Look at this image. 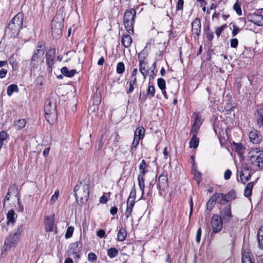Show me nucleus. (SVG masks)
<instances>
[{
  "label": "nucleus",
  "mask_w": 263,
  "mask_h": 263,
  "mask_svg": "<svg viewBox=\"0 0 263 263\" xmlns=\"http://www.w3.org/2000/svg\"><path fill=\"white\" fill-rule=\"evenodd\" d=\"M223 221L220 218L218 214H214L212 217L211 224L212 228V234L220 232L222 229Z\"/></svg>",
  "instance_id": "nucleus-8"
},
{
  "label": "nucleus",
  "mask_w": 263,
  "mask_h": 263,
  "mask_svg": "<svg viewBox=\"0 0 263 263\" xmlns=\"http://www.w3.org/2000/svg\"><path fill=\"white\" fill-rule=\"evenodd\" d=\"M7 73V70L3 68L0 70V78H4Z\"/></svg>",
  "instance_id": "nucleus-60"
},
{
  "label": "nucleus",
  "mask_w": 263,
  "mask_h": 263,
  "mask_svg": "<svg viewBox=\"0 0 263 263\" xmlns=\"http://www.w3.org/2000/svg\"><path fill=\"white\" fill-rule=\"evenodd\" d=\"M254 24L260 26L263 25V15L255 14L251 16V19L249 20Z\"/></svg>",
  "instance_id": "nucleus-18"
},
{
  "label": "nucleus",
  "mask_w": 263,
  "mask_h": 263,
  "mask_svg": "<svg viewBox=\"0 0 263 263\" xmlns=\"http://www.w3.org/2000/svg\"><path fill=\"white\" fill-rule=\"evenodd\" d=\"M23 226L22 224L18 226L16 232L12 235H10L6 238L3 246V248L5 251L10 250L11 248L14 247L18 242L21 234L23 232Z\"/></svg>",
  "instance_id": "nucleus-6"
},
{
  "label": "nucleus",
  "mask_w": 263,
  "mask_h": 263,
  "mask_svg": "<svg viewBox=\"0 0 263 263\" xmlns=\"http://www.w3.org/2000/svg\"><path fill=\"white\" fill-rule=\"evenodd\" d=\"M201 229L199 228L196 233V240L197 243H199L201 240Z\"/></svg>",
  "instance_id": "nucleus-56"
},
{
  "label": "nucleus",
  "mask_w": 263,
  "mask_h": 263,
  "mask_svg": "<svg viewBox=\"0 0 263 263\" xmlns=\"http://www.w3.org/2000/svg\"><path fill=\"white\" fill-rule=\"evenodd\" d=\"M118 211V208L116 206L112 207L110 210V213L112 215H115L117 214Z\"/></svg>",
  "instance_id": "nucleus-64"
},
{
  "label": "nucleus",
  "mask_w": 263,
  "mask_h": 263,
  "mask_svg": "<svg viewBox=\"0 0 263 263\" xmlns=\"http://www.w3.org/2000/svg\"><path fill=\"white\" fill-rule=\"evenodd\" d=\"M65 18V13L64 11V8L61 7L59 10L57 11L56 15L52 21H55L57 22H64Z\"/></svg>",
  "instance_id": "nucleus-19"
},
{
  "label": "nucleus",
  "mask_w": 263,
  "mask_h": 263,
  "mask_svg": "<svg viewBox=\"0 0 263 263\" xmlns=\"http://www.w3.org/2000/svg\"><path fill=\"white\" fill-rule=\"evenodd\" d=\"M144 176L142 175H138V185L140 188V191L142 193L141 198L144 194V189H145V180H144Z\"/></svg>",
  "instance_id": "nucleus-21"
},
{
  "label": "nucleus",
  "mask_w": 263,
  "mask_h": 263,
  "mask_svg": "<svg viewBox=\"0 0 263 263\" xmlns=\"http://www.w3.org/2000/svg\"><path fill=\"white\" fill-rule=\"evenodd\" d=\"M227 25L224 24L220 27H217L215 28V33L217 37H219V36L221 35V32L223 31V30L226 28Z\"/></svg>",
  "instance_id": "nucleus-45"
},
{
  "label": "nucleus",
  "mask_w": 263,
  "mask_h": 263,
  "mask_svg": "<svg viewBox=\"0 0 263 263\" xmlns=\"http://www.w3.org/2000/svg\"><path fill=\"white\" fill-rule=\"evenodd\" d=\"M147 95L150 96L151 97H153L155 96V87L154 86H149L147 91Z\"/></svg>",
  "instance_id": "nucleus-49"
},
{
  "label": "nucleus",
  "mask_w": 263,
  "mask_h": 263,
  "mask_svg": "<svg viewBox=\"0 0 263 263\" xmlns=\"http://www.w3.org/2000/svg\"><path fill=\"white\" fill-rule=\"evenodd\" d=\"M217 202L216 198L214 194L210 198L209 201L207 203V208L210 210L212 209L214 204Z\"/></svg>",
  "instance_id": "nucleus-41"
},
{
  "label": "nucleus",
  "mask_w": 263,
  "mask_h": 263,
  "mask_svg": "<svg viewBox=\"0 0 263 263\" xmlns=\"http://www.w3.org/2000/svg\"><path fill=\"white\" fill-rule=\"evenodd\" d=\"M253 186V182H249L247 185L245 190V196L247 197H249L251 196L252 192V189Z\"/></svg>",
  "instance_id": "nucleus-29"
},
{
  "label": "nucleus",
  "mask_w": 263,
  "mask_h": 263,
  "mask_svg": "<svg viewBox=\"0 0 263 263\" xmlns=\"http://www.w3.org/2000/svg\"><path fill=\"white\" fill-rule=\"evenodd\" d=\"M45 228L47 231L52 232L54 230V216L45 217Z\"/></svg>",
  "instance_id": "nucleus-16"
},
{
  "label": "nucleus",
  "mask_w": 263,
  "mask_h": 263,
  "mask_svg": "<svg viewBox=\"0 0 263 263\" xmlns=\"http://www.w3.org/2000/svg\"><path fill=\"white\" fill-rule=\"evenodd\" d=\"M136 196V190L135 188V186H134L130 191V195H129V196L128 199H129V200H130V199H132L135 200Z\"/></svg>",
  "instance_id": "nucleus-53"
},
{
  "label": "nucleus",
  "mask_w": 263,
  "mask_h": 263,
  "mask_svg": "<svg viewBox=\"0 0 263 263\" xmlns=\"http://www.w3.org/2000/svg\"><path fill=\"white\" fill-rule=\"evenodd\" d=\"M119 253L118 250L115 248H111L108 250L107 254L110 258L115 257Z\"/></svg>",
  "instance_id": "nucleus-37"
},
{
  "label": "nucleus",
  "mask_w": 263,
  "mask_h": 263,
  "mask_svg": "<svg viewBox=\"0 0 263 263\" xmlns=\"http://www.w3.org/2000/svg\"><path fill=\"white\" fill-rule=\"evenodd\" d=\"M23 25V15L18 13L10 21L5 28V35L9 37H15L18 34Z\"/></svg>",
  "instance_id": "nucleus-1"
},
{
  "label": "nucleus",
  "mask_w": 263,
  "mask_h": 263,
  "mask_svg": "<svg viewBox=\"0 0 263 263\" xmlns=\"http://www.w3.org/2000/svg\"><path fill=\"white\" fill-rule=\"evenodd\" d=\"M238 45V41L236 38L232 39L230 40V45L232 48H236Z\"/></svg>",
  "instance_id": "nucleus-51"
},
{
  "label": "nucleus",
  "mask_w": 263,
  "mask_h": 263,
  "mask_svg": "<svg viewBox=\"0 0 263 263\" xmlns=\"http://www.w3.org/2000/svg\"><path fill=\"white\" fill-rule=\"evenodd\" d=\"M184 1L183 0H178L177 3L176 10L177 11L182 10L183 7Z\"/></svg>",
  "instance_id": "nucleus-52"
},
{
  "label": "nucleus",
  "mask_w": 263,
  "mask_h": 263,
  "mask_svg": "<svg viewBox=\"0 0 263 263\" xmlns=\"http://www.w3.org/2000/svg\"><path fill=\"white\" fill-rule=\"evenodd\" d=\"M99 201L101 203L104 204L107 202L108 198L106 196L103 195L100 198Z\"/></svg>",
  "instance_id": "nucleus-62"
},
{
  "label": "nucleus",
  "mask_w": 263,
  "mask_h": 263,
  "mask_svg": "<svg viewBox=\"0 0 263 263\" xmlns=\"http://www.w3.org/2000/svg\"><path fill=\"white\" fill-rule=\"evenodd\" d=\"M61 72L66 77H72L76 73V70L74 69L69 70L66 67H63L61 69Z\"/></svg>",
  "instance_id": "nucleus-26"
},
{
  "label": "nucleus",
  "mask_w": 263,
  "mask_h": 263,
  "mask_svg": "<svg viewBox=\"0 0 263 263\" xmlns=\"http://www.w3.org/2000/svg\"><path fill=\"white\" fill-rule=\"evenodd\" d=\"M233 147L239 155L241 156L242 155L245 147L241 144H235Z\"/></svg>",
  "instance_id": "nucleus-38"
},
{
  "label": "nucleus",
  "mask_w": 263,
  "mask_h": 263,
  "mask_svg": "<svg viewBox=\"0 0 263 263\" xmlns=\"http://www.w3.org/2000/svg\"><path fill=\"white\" fill-rule=\"evenodd\" d=\"M192 32L199 37L201 32V22L199 18H196L192 23Z\"/></svg>",
  "instance_id": "nucleus-13"
},
{
  "label": "nucleus",
  "mask_w": 263,
  "mask_h": 263,
  "mask_svg": "<svg viewBox=\"0 0 263 263\" xmlns=\"http://www.w3.org/2000/svg\"><path fill=\"white\" fill-rule=\"evenodd\" d=\"M232 172L230 170H227L224 174V178L226 180H228L230 178Z\"/></svg>",
  "instance_id": "nucleus-58"
},
{
  "label": "nucleus",
  "mask_w": 263,
  "mask_h": 263,
  "mask_svg": "<svg viewBox=\"0 0 263 263\" xmlns=\"http://www.w3.org/2000/svg\"><path fill=\"white\" fill-rule=\"evenodd\" d=\"M146 162L144 160H142L139 165L140 174L139 175H145V173L147 172L146 170Z\"/></svg>",
  "instance_id": "nucleus-36"
},
{
  "label": "nucleus",
  "mask_w": 263,
  "mask_h": 263,
  "mask_svg": "<svg viewBox=\"0 0 263 263\" xmlns=\"http://www.w3.org/2000/svg\"><path fill=\"white\" fill-rule=\"evenodd\" d=\"M157 84L159 88L163 90L165 88V81L162 78H159L157 80Z\"/></svg>",
  "instance_id": "nucleus-43"
},
{
  "label": "nucleus",
  "mask_w": 263,
  "mask_h": 263,
  "mask_svg": "<svg viewBox=\"0 0 263 263\" xmlns=\"http://www.w3.org/2000/svg\"><path fill=\"white\" fill-rule=\"evenodd\" d=\"M44 110L46 120L51 124L54 123L57 119L56 99L54 97H51L46 101Z\"/></svg>",
  "instance_id": "nucleus-4"
},
{
  "label": "nucleus",
  "mask_w": 263,
  "mask_h": 263,
  "mask_svg": "<svg viewBox=\"0 0 263 263\" xmlns=\"http://www.w3.org/2000/svg\"><path fill=\"white\" fill-rule=\"evenodd\" d=\"M257 118V124L258 126H261L263 124V108L260 107L257 110L255 115Z\"/></svg>",
  "instance_id": "nucleus-23"
},
{
  "label": "nucleus",
  "mask_w": 263,
  "mask_h": 263,
  "mask_svg": "<svg viewBox=\"0 0 263 263\" xmlns=\"http://www.w3.org/2000/svg\"><path fill=\"white\" fill-rule=\"evenodd\" d=\"M88 259L90 261H93L97 259V256L93 253H89L88 255Z\"/></svg>",
  "instance_id": "nucleus-55"
},
{
  "label": "nucleus",
  "mask_w": 263,
  "mask_h": 263,
  "mask_svg": "<svg viewBox=\"0 0 263 263\" xmlns=\"http://www.w3.org/2000/svg\"><path fill=\"white\" fill-rule=\"evenodd\" d=\"M7 134L6 132L2 131L0 133V141L3 142L7 138Z\"/></svg>",
  "instance_id": "nucleus-57"
},
{
  "label": "nucleus",
  "mask_w": 263,
  "mask_h": 263,
  "mask_svg": "<svg viewBox=\"0 0 263 263\" xmlns=\"http://www.w3.org/2000/svg\"><path fill=\"white\" fill-rule=\"evenodd\" d=\"M163 153V155L164 156V158L165 159H167L169 157V154H170V152H169V151L168 150L167 147H165L164 148Z\"/></svg>",
  "instance_id": "nucleus-61"
},
{
  "label": "nucleus",
  "mask_w": 263,
  "mask_h": 263,
  "mask_svg": "<svg viewBox=\"0 0 263 263\" xmlns=\"http://www.w3.org/2000/svg\"><path fill=\"white\" fill-rule=\"evenodd\" d=\"M250 141L253 144H259L262 140L261 135L257 131H252L249 134Z\"/></svg>",
  "instance_id": "nucleus-15"
},
{
  "label": "nucleus",
  "mask_w": 263,
  "mask_h": 263,
  "mask_svg": "<svg viewBox=\"0 0 263 263\" xmlns=\"http://www.w3.org/2000/svg\"><path fill=\"white\" fill-rule=\"evenodd\" d=\"M45 57L46 59V63L47 65H49L51 63H53L54 56L53 55H51L49 53H46Z\"/></svg>",
  "instance_id": "nucleus-46"
},
{
  "label": "nucleus",
  "mask_w": 263,
  "mask_h": 263,
  "mask_svg": "<svg viewBox=\"0 0 263 263\" xmlns=\"http://www.w3.org/2000/svg\"><path fill=\"white\" fill-rule=\"evenodd\" d=\"M167 175V172L163 171L158 177L157 187L160 193L161 191H164L168 187V182Z\"/></svg>",
  "instance_id": "nucleus-9"
},
{
  "label": "nucleus",
  "mask_w": 263,
  "mask_h": 263,
  "mask_svg": "<svg viewBox=\"0 0 263 263\" xmlns=\"http://www.w3.org/2000/svg\"><path fill=\"white\" fill-rule=\"evenodd\" d=\"M257 239L259 248L263 249V226L258 231Z\"/></svg>",
  "instance_id": "nucleus-27"
},
{
  "label": "nucleus",
  "mask_w": 263,
  "mask_h": 263,
  "mask_svg": "<svg viewBox=\"0 0 263 263\" xmlns=\"http://www.w3.org/2000/svg\"><path fill=\"white\" fill-rule=\"evenodd\" d=\"M59 195V190H56L54 194L51 196V198L50 200V204H53L54 203L55 201L57 200Z\"/></svg>",
  "instance_id": "nucleus-47"
},
{
  "label": "nucleus",
  "mask_w": 263,
  "mask_h": 263,
  "mask_svg": "<svg viewBox=\"0 0 263 263\" xmlns=\"http://www.w3.org/2000/svg\"><path fill=\"white\" fill-rule=\"evenodd\" d=\"M239 31V28L238 27H237L236 25H233V28L232 30V35L233 36H235L237 34Z\"/></svg>",
  "instance_id": "nucleus-59"
},
{
  "label": "nucleus",
  "mask_w": 263,
  "mask_h": 263,
  "mask_svg": "<svg viewBox=\"0 0 263 263\" xmlns=\"http://www.w3.org/2000/svg\"><path fill=\"white\" fill-rule=\"evenodd\" d=\"M240 177L242 181L243 180L248 181L251 178L249 170L247 168L243 169L240 173Z\"/></svg>",
  "instance_id": "nucleus-28"
},
{
  "label": "nucleus",
  "mask_w": 263,
  "mask_h": 263,
  "mask_svg": "<svg viewBox=\"0 0 263 263\" xmlns=\"http://www.w3.org/2000/svg\"><path fill=\"white\" fill-rule=\"evenodd\" d=\"M190 147L196 148L199 145V139L196 138V135H193L190 141Z\"/></svg>",
  "instance_id": "nucleus-32"
},
{
  "label": "nucleus",
  "mask_w": 263,
  "mask_h": 263,
  "mask_svg": "<svg viewBox=\"0 0 263 263\" xmlns=\"http://www.w3.org/2000/svg\"><path fill=\"white\" fill-rule=\"evenodd\" d=\"M16 216L14 211L13 210H10L8 211L7 214V224L12 223L13 224L15 221Z\"/></svg>",
  "instance_id": "nucleus-25"
},
{
  "label": "nucleus",
  "mask_w": 263,
  "mask_h": 263,
  "mask_svg": "<svg viewBox=\"0 0 263 263\" xmlns=\"http://www.w3.org/2000/svg\"><path fill=\"white\" fill-rule=\"evenodd\" d=\"M127 236V232L125 228L121 227L117 233V239L118 241H124Z\"/></svg>",
  "instance_id": "nucleus-24"
},
{
  "label": "nucleus",
  "mask_w": 263,
  "mask_h": 263,
  "mask_svg": "<svg viewBox=\"0 0 263 263\" xmlns=\"http://www.w3.org/2000/svg\"><path fill=\"white\" fill-rule=\"evenodd\" d=\"M73 231H74L73 227L70 226V227H68L66 232V233L65 234V238L67 239V238H69L71 237L72 236V234L73 233Z\"/></svg>",
  "instance_id": "nucleus-44"
},
{
  "label": "nucleus",
  "mask_w": 263,
  "mask_h": 263,
  "mask_svg": "<svg viewBox=\"0 0 263 263\" xmlns=\"http://www.w3.org/2000/svg\"><path fill=\"white\" fill-rule=\"evenodd\" d=\"M199 127H200L199 126L193 124L192 126L191 130V133L193 135H196V134L198 132Z\"/></svg>",
  "instance_id": "nucleus-54"
},
{
  "label": "nucleus",
  "mask_w": 263,
  "mask_h": 263,
  "mask_svg": "<svg viewBox=\"0 0 263 263\" xmlns=\"http://www.w3.org/2000/svg\"><path fill=\"white\" fill-rule=\"evenodd\" d=\"M26 122L25 119H20L14 124V127L16 129H21L25 127Z\"/></svg>",
  "instance_id": "nucleus-34"
},
{
  "label": "nucleus",
  "mask_w": 263,
  "mask_h": 263,
  "mask_svg": "<svg viewBox=\"0 0 263 263\" xmlns=\"http://www.w3.org/2000/svg\"><path fill=\"white\" fill-rule=\"evenodd\" d=\"M194 122L193 124L200 126L202 123L200 116L197 114H194Z\"/></svg>",
  "instance_id": "nucleus-48"
},
{
  "label": "nucleus",
  "mask_w": 263,
  "mask_h": 263,
  "mask_svg": "<svg viewBox=\"0 0 263 263\" xmlns=\"http://www.w3.org/2000/svg\"><path fill=\"white\" fill-rule=\"evenodd\" d=\"M132 41V37L128 34L124 35L121 39V43L125 48L129 47Z\"/></svg>",
  "instance_id": "nucleus-20"
},
{
  "label": "nucleus",
  "mask_w": 263,
  "mask_h": 263,
  "mask_svg": "<svg viewBox=\"0 0 263 263\" xmlns=\"http://www.w3.org/2000/svg\"><path fill=\"white\" fill-rule=\"evenodd\" d=\"M233 9L236 11L238 16L241 15L242 11L241 9V4L238 1H237L234 5Z\"/></svg>",
  "instance_id": "nucleus-39"
},
{
  "label": "nucleus",
  "mask_w": 263,
  "mask_h": 263,
  "mask_svg": "<svg viewBox=\"0 0 263 263\" xmlns=\"http://www.w3.org/2000/svg\"><path fill=\"white\" fill-rule=\"evenodd\" d=\"M136 11L134 9H130L125 11L124 15V24L126 30L129 32H133V25L135 23Z\"/></svg>",
  "instance_id": "nucleus-7"
},
{
  "label": "nucleus",
  "mask_w": 263,
  "mask_h": 263,
  "mask_svg": "<svg viewBox=\"0 0 263 263\" xmlns=\"http://www.w3.org/2000/svg\"><path fill=\"white\" fill-rule=\"evenodd\" d=\"M147 63L146 62L139 63V67L140 72L143 75L144 79H145L148 74V70L147 69Z\"/></svg>",
  "instance_id": "nucleus-22"
},
{
  "label": "nucleus",
  "mask_w": 263,
  "mask_h": 263,
  "mask_svg": "<svg viewBox=\"0 0 263 263\" xmlns=\"http://www.w3.org/2000/svg\"><path fill=\"white\" fill-rule=\"evenodd\" d=\"M80 244L79 241L70 243L68 249V255L72 256L74 258L79 259L81 254V248L79 247Z\"/></svg>",
  "instance_id": "nucleus-10"
},
{
  "label": "nucleus",
  "mask_w": 263,
  "mask_h": 263,
  "mask_svg": "<svg viewBox=\"0 0 263 263\" xmlns=\"http://www.w3.org/2000/svg\"><path fill=\"white\" fill-rule=\"evenodd\" d=\"M241 263H254L253 255L249 249L243 250Z\"/></svg>",
  "instance_id": "nucleus-14"
},
{
  "label": "nucleus",
  "mask_w": 263,
  "mask_h": 263,
  "mask_svg": "<svg viewBox=\"0 0 263 263\" xmlns=\"http://www.w3.org/2000/svg\"><path fill=\"white\" fill-rule=\"evenodd\" d=\"M76 199L79 204L86 203L89 196V185L85 180L80 181L74 187Z\"/></svg>",
  "instance_id": "nucleus-3"
},
{
  "label": "nucleus",
  "mask_w": 263,
  "mask_h": 263,
  "mask_svg": "<svg viewBox=\"0 0 263 263\" xmlns=\"http://www.w3.org/2000/svg\"><path fill=\"white\" fill-rule=\"evenodd\" d=\"M248 156L253 166L256 170L263 168V150L257 148H251Z\"/></svg>",
  "instance_id": "nucleus-5"
},
{
  "label": "nucleus",
  "mask_w": 263,
  "mask_h": 263,
  "mask_svg": "<svg viewBox=\"0 0 263 263\" xmlns=\"http://www.w3.org/2000/svg\"><path fill=\"white\" fill-rule=\"evenodd\" d=\"M220 218L226 223L231 220L232 218L231 208L229 206L224 207L220 212L219 215Z\"/></svg>",
  "instance_id": "nucleus-12"
},
{
  "label": "nucleus",
  "mask_w": 263,
  "mask_h": 263,
  "mask_svg": "<svg viewBox=\"0 0 263 263\" xmlns=\"http://www.w3.org/2000/svg\"><path fill=\"white\" fill-rule=\"evenodd\" d=\"M64 26L63 23L52 21L51 23V32L52 35L58 37L62 33V28Z\"/></svg>",
  "instance_id": "nucleus-11"
},
{
  "label": "nucleus",
  "mask_w": 263,
  "mask_h": 263,
  "mask_svg": "<svg viewBox=\"0 0 263 263\" xmlns=\"http://www.w3.org/2000/svg\"><path fill=\"white\" fill-rule=\"evenodd\" d=\"M135 202L134 199L129 200V199H127V207L125 211V216L127 218H128L129 216L131 215V213L132 212V209L135 205Z\"/></svg>",
  "instance_id": "nucleus-17"
},
{
  "label": "nucleus",
  "mask_w": 263,
  "mask_h": 263,
  "mask_svg": "<svg viewBox=\"0 0 263 263\" xmlns=\"http://www.w3.org/2000/svg\"><path fill=\"white\" fill-rule=\"evenodd\" d=\"M192 172L194 174V177L195 178H196L197 179V183H199V179H200L201 178V174L200 172H199L196 169H194L192 170Z\"/></svg>",
  "instance_id": "nucleus-50"
},
{
  "label": "nucleus",
  "mask_w": 263,
  "mask_h": 263,
  "mask_svg": "<svg viewBox=\"0 0 263 263\" xmlns=\"http://www.w3.org/2000/svg\"><path fill=\"white\" fill-rule=\"evenodd\" d=\"M105 234V232L103 230H100L97 232V235L98 237L100 238H103L104 237Z\"/></svg>",
  "instance_id": "nucleus-63"
},
{
  "label": "nucleus",
  "mask_w": 263,
  "mask_h": 263,
  "mask_svg": "<svg viewBox=\"0 0 263 263\" xmlns=\"http://www.w3.org/2000/svg\"><path fill=\"white\" fill-rule=\"evenodd\" d=\"M206 37L209 41H211L213 37L214 34L213 32L211 30L210 27L208 26L206 28L204 29Z\"/></svg>",
  "instance_id": "nucleus-35"
},
{
  "label": "nucleus",
  "mask_w": 263,
  "mask_h": 263,
  "mask_svg": "<svg viewBox=\"0 0 263 263\" xmlns=\"http://www.w3.org/2000/svg\"><path fill=\"white\" fill-rule=\"evenodd\" d=\"M117 72L118 74H122L125 71V65L123 62H120L117 65Z\"/></svg>",
  "instance_id": "nucleus-42"
},
{
  "label": "nucleus",
  "mask_w": 263,
  "mask_h": 263,
  "mask_svg": "<svg viewBox=\"0 0 263 263\" xmlns=\"http://www.w3.org/2000/svg\"><path fill=\"white\" fill-rule=\"evenodd\" d=\"M214 195L215 196V198H216L217 202L222 204L226 203L224 200V194L216 193L214 194Z\"/></svg>",
  "instance_id": "nucleus-40"
},
{
  "label": "nucleus",
  "mask_w": 263,
  "mask_h": 263,
  "mask_svg": "<svg viewBox=\"0 0 263 263\" xmlns=\"http://www.w3.org/2000/svg\"><path fill=\"white\" fill-rule=\"evenodd\" d=\"M45 47L43 42L38 43L35 49L34 50L30 63L31 71L37 69L44 61V53Z\"/></svg>",
  "instance_id": "nucleus-2"
},
{
  "label": "nucleus",
  "mask_w": 263,
  "mask_h": 263,
  "mask_svg": "<svg viewBox=\"0 0 263 263\" xmlns=\"http://www.w3.org/2000/svg\"><path fill=\"white\" fill-rule=\"evenodd\" d=\"M145 129L143 127L137 128L135 132L134 137H139V139H142L144 137Z\"/></svg>",
  "instance_id": "nucleus-30"
},
{
  "label": "nucleus",
  "mask_w": 263,
  "mask_h": 263,
  "mask_svg": "<svg viewBox=\"0 0 263 263\" xmlns=\"http://www.w3.org/2000/svg\"><path fill=\"white\" fill-rule=\"evenodd\" d=\"M147 53L146 51H145L144 49L141 51L138 54V59L139 60V63H143L145 62V59L147 56Z\"/></svg>",
  "instance_id": "nucleus-33"
},
{
  "label": "nucleus",
  "mask_w": 263,
  "mask_h": 263,
  "mask_svg": "<svg viewBox=\"0 0 263 263\" xmlns=\"http://www.w3.org/2000/svg\"><path fill=\"white\" fill-rule=\"evenodd\" d=\"M18 88L15 84H11L7 88V93L9 96H11L14 92H17Z\"/></svg>",
  "instance_id": "nucleus-31"
}]
</instances>
